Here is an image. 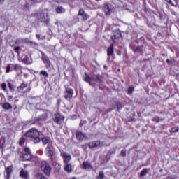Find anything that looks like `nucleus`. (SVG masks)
I'll return each instance as SVG.
<instances>
[{
	"mask_svg": "<svg viewBox=\"0 0 179 179\" xmlns=\"http://www.w3.org/2000/svg\"><path fill=\"white\" fill-rule=\"evenodd\" d=\"M26 138H30L31 141L35 144L40 143L41 139H40V131L36 129L31 128L24 134Z\"/></svg>",
	"mask_w": 179,
	"mask_h": 179,
	"instance_id": "obj_1",
	"label": "nucleus"
},
{
	"mask_svg": "<svg viewBox=\"0 0 179 179\" xmlns=\"http://www.w3.org/2000/svg\"><path fill=\"white\" fill-rule=\"evenodd\" d=\"M21 159H22L23 162H29V160H31V151H30V148L25 147L24 148V153L20 155Z\"/></svg>",
	"mask_w": 179,
	"mask_h": 179,
	"instance_id": "obj_2",
	"label": "nucleus"
},
{
	"mask_svg": "<svg viewBox=\"0 0 179 179\" xmlns=\"http://www.w3.org/2000/svg\"><path fill=\"white\" fill-rule=\"evenodd\" d=\"M45 153L48 157H50V160L52 162L55 160V150L52 147L48 145L45 150Z\"/></svg>",
	"mask_w": 179,
	"mask_h": 179,
	"instance_id": "obj_3",
	"label": "nucleus"
},
{
	"mask_svg": "<svg viewBox=\"0 0 179 179\" xmlns=\"http://www.w3.org/2000/svg\"><path fill=\"white\" fill-rule=\"evenodd\" d=\"M36 17L41 23H45L50 20V18H48V14H44L43 12L36 13Z\"/></svg>",
	"mask_w": 179,
	"mask_h": 179,
	"instance_id": "obj_4",
	"label": "nucleus"
},
{
	"mask_svg": "<svg viewBox=\"0 0 179 179\" xmlns=\"http://www.w3.org/2000/svg\"><path fill=\"white\" fill-rule=\"evenodd\" d=\"M41 59L43 64H45V68L48 69V68L51 66V61H50V59L47 55H45V54H44V52H41Z\"/></svg>",
	"mask_w": 179,
	"mask_h": 179,
	"instance_id": "obj_5",
	"label": "nucleus"
},
{
	"mask_svg": "<svg viewBox=\"0 0 179 179\" xmlns=\"http://www.w3.org/2000/svg\"><path fill=\"white\" fill-rule=\"evenodd\" d=\"M73 90L72 88L66 87L64 98L66 100H71L73 97Z\"/></svg>",
	"mask_w": 179,
	"mask_h": 179,
	"instance_id": "obj_6",
	"label": "nucleus"
},
{
	"mask_svg": "<svg viewBox=\"0 0 179 179\" xmlns=\"http://www.w3.org/2000/svg\"><path fill=\"white\" fill-rule=\"evenodd\" d=\"M53 121L55 122V124L61 125V124H62V121H64V116L60 114H55Z\"/></svg>",
	"mask_w": 179,
	"mask_h": 179,
	"instance_id": "obj_7",
	"label": "nucleus"
},
{
	"mask_svg": "<svg viewBox=\"0 0 179 179\" xmlns=\"http://www.w3.org/2000/svg\"><path fill=\"white\" fill-rule=\"evenodd\" d=\"M113 9H114V7L113 6V5L108 3H105L104 10L107 16H110L111 15V12H113Z\"/></svg>",
	"mask_w": 179,
	"mask_h": 179,
	"instance_id": "obj_8",
	"label": "nucleus"
},
{
	"mask_svg": "<svg viewBox=\"0 0 179 179\" xmlns=\"http://www.w3.org/2000/svg\"><path fill=\"white\" fill-rule=\"evenodd\" d=\"M60 155L63 158L64 163L65 164H69V162H71V159L70 154L63 152H61Z\"/></svg>",
	"mask_w": 179,
	"mask_h": 179,
	"instance_id": "obj_9",
	"label": "nucleus"
},
{
	"mask_svg": "<svg viewBox=\"0 0 179 179\" xmlns=\"http://www.w3.org/2000/svg\"><path fill=\"white\" fill-rule=\"evenodd\" d=\"M41 169L46 176H50L51 171V166H50V164H45V165H41Z\"/></svg>",
	"mask_w": 179,
	"mask_h": 179,
	"instance_id": "obj_10",
	"label": "nucleus"
},
{
	"mask_svg": "<svg viewBox=\"0 0 179 179\" xmlns=\"http://www.w3.org/2000/svg\"><path fill=\"white\" fill-rule=\"evenodd\" d=\"M130 47L131 50H133L134 52H138L139 54H142V52H143V45L141 46H137L136 48H134V44H131Z\"/></svg>",
	"mask_w": 179,
	"mask_h": 179,
	"instance_id": "obj_11",
	"label": "nucleus"
},
{
	"mask_svg": "<svg viewBox=\"0 0 179 179\" xmlns=\"http://www.w3.org/2000/svg\"><path fill=\"white\" fill-rule=\"evenodd\" d=\"M101 144V142H100V141H95L90 142L88 143V146L89 148H90V149H93L94 148H99V146H100Z\"/></svg>",
	"mask_w": 179,
	"mask_h": 179,
	"instance_id": "obj_12",
	"label": "nucleus"
},
{
	"mask_svg": "<svg viewBox=\"0 0 179 179\" xmlns=\"http://www.w3.org/2000/svg\"><path fill=\"white\" fill-rule=\"evenodd\" d=\"M108 57H113L114 55V44H110V47L107 49Z\"/></svg>",
	"mask_w": 179,
	"mask_h": 179,
	"instance_id": "obj_13",
	"label": "nucleus"
},
{
	"mask_svg": "<svg viewBox=\"0 0 179 179\" xmlns=\"http://www.w3.org/2000/svg\"><path fill=\"white\" fill-rule=\"evenodd\" d=\"M29 43H30V41L27 38H19L16 40L17 44H29Z\"/></svg>",
	"mask_w": 179,
	"mask_h": 179,
	"instance_id": "obj_14",
	"label": "nucleus"
},
{
	"mask_svg": "<svg viewBox=\"0 0 179 179\" xmlns=\"http://www.w3.org/2000/svg\"><path fill=\"white\" fill-rule=\"evenodd\" d=\"M48 117V115H47V113H44L39 115L38 117H36L35 119V121L36 122L45 121V120H47Z\"/></svg>",
	"mask_w": 179,
	"mask_h": 179,
	"instance_id": "obj_15",
	"label": "nucleus"
},
{
	"mask_svg": "<svg viewBox=\"0 0 179 179\" xmlns=\"http://www.w3.org/2000/svg\"><path fill=\"white\" fill-rule=\"evenodd\" d=\"M82 167L84 170H92V169H93V167L92 166V164L88 162H84L83 163Z\"/></svg>",
	"mask_w": 179,
	"mask_h": 179,
	"instance_id": "obj_16",
	"label": "nucleus"
},
{
	"mask_svg": "<svg viewBox=\"0 0 179 179\" xmlns=\"http://www.w3.org/2000/svg\"><path fill=\"white\" fill-rule=\"evenodd\" d=\"M20 177L24 179L29 178V172H27V171H24V169H21L20 172Z\"/></svg>",
	"mask_w": 179,
	"mask_h": 179,
	"instance_id": "obj_17",
	"label": "nucleus"
},
{
	"mask_svg": "<svg viewBox=\"0 0 179 179\" xmlns=\"http://www.w3.org/2000/svg\"><path fill=\"white\" fill-rule=\"evenodd\" d=\"M5 171L6 173V179L10 178V175L12 174V166H9L6 167Z\"/></svg>",
	"mask_w": 179,
	"mask_h": 179,
	"instance_id": "obj_18",
	"label": "nucleus"
},
{
	"mask_svg": "<svg viewBox=\"0 0 179 179\" xmlns=\"http://www.w3.org/2000/svg\"><path fill=\"white\" fill-rule=\"evenodd\" d=\"M2 108H3V110L9 111V110H12L13 108L12 104L8 102H5L2 104Z\"/></svg>",
	"mask_w": 179,
	"mask_h": 179,
	"instance_id": "obj_19",
	"label": "nucleus"
},
{
	"mask_svg": "<svg viewBox=\"0 0 179 179\" xmlns=\"http://www.w3.org/2000/svg\"><path fill=\"white\" fill-rule=\"evenodd\" d=\"M86 135L82 131H76V138L78 139V141H83Z\"/></svg>",
	"mask_w": 179,
	"mask_h": 179,
	"instance_id": "obj_20",
	"label": "nucleus"
},
{
	"mask_svg": "<svg viewBox=\"0 0 179 179\" xmlns=\"http://www.w3.org/2000/svg\"><path fill=\"white\" fill-rule=\"evenodd\" d=\"M64 171L67 173H72V164H64Z\"/></svg>",
	"mask_w": 179,
	"mask_h": 179,
	"instance_id": "obj_21",
	"label": "nucleus"
},
{
	"mask_svg": "<svg viewBox=\"0 0 179 179\" xmlns=\"http://www.w3.org/2000/svg\"><path fill=\"white\" fill-rule=\"evenodd\" d=\"M166 2H167L168 3H169L170 5H171V6H177V5H178V3L177 1V0H165Z\"/></svg>",
	"mask_w": 179,
	"mask_h": 179,
	"instance_id": "obj_22",
	"label": "nucleus"
},
{
	"mask_svg": "<svg viewBox=\"0 0 179 179\" xmlns=\"http://www.w3.org/2000/svg\"><path fill=\"white\" fill-rule=\"evenodd\" d=\"M57 13H65V10L62 6H58L55 8Z\"/></svg>",
	"mask_w": 179,
	"mask_h": 179,
	"instance_id": "obj_23",
	"label": "nucleus"
},
{
	"mask_svg": "<svg viewBox=\"0 0 179 179\" xmlns=\"http://www.w3.org/2000/svg\"><path fill=\"white\" fill-rule=\"evenodd\" d=\"M85 82H87V83H90V85H92V77L89 76L87 73H85V77L84 78Z\"/></svg>",
	"mask_w": 179,
	"mask_h": 179,
	"instance_id": "obj_24",
	"label": "nucleus"
},
{
	"mask_svg": "<svg viewBox=\"0 0 179 179\" xmlns=\"http://www.w3.org/2000/svg\"><path fill=\"white\" fill-rule=\"evenodd\" d=\"M8 88L10 90V92H15V86L13 84H12V82L7 80Z\"/></svg>",
	"mask_w": 179,
	"mask_h": 179,
	"instance_id": "obj_25",
	"label": "nucleus"
},
{
	"mask_svg": "<svg viewBox=\"0 0 179 179\" xmlns=\"http://www.w3.org/2000/svg\"><path fill=\"white\" fill-rule=\"evenodd\" d=\"M39 75L44 76L45 78H48V72H47L45 70L41 71Z\"/></svg>",
	"mask_w": 179,
	"mask_h": 179,
	"instance_id": "obj_26",
	"label": "nucleus"
},
{
	"mask_svg": "<svg viewBox=\"0 0 179 179\" xmlns=\"http://www.w3.org/2000/svg\"><path fill=\"white\" fill-rule=\"evenodd\" d=\"M96 82H98L99 83H101V82H103V77L100 75H96Z\"/></svg>",
	"mask_w": 179,
	"mask_h": 179,
	"instance_id": "obj_27",
	"label": "nucleus"
},
{
	"mask_svg": "<svg viewBox=\"0 0 179 179\" xmlns=\"http://www.w3.org/2000/svg\"><path fill=\"white\" fill-rule=\"evenodd\" d=\"M24 142H26V138L22 137L20 141H19V145L20 146H23V145H24Z\"/></svg>",
	"mask_w": 179,
	"mask_h": 179,
	"instance_id": "obj_28",
	"label": "nucleus"
},
{
	"mask_svg": "<svg viewBox=\"0 0 179 179\" xmlns=\"http://www.w3.org/2000/svg\"><path fill=\"white\" fill-rule=\"evenodd\" d=\"M146 174H148V169H143L142 171L141 172L140 176H141V177H145V176H146Z\"/></svg>",
	"mask_w": 179,
	"mask_h": 179,
	"instance_id": "obj_29",
	"label": "nucleus"
},
{
	"mask_svg": "<svg viewBox=\"0 0 179 179\" xmlns=\"http://www.w3.org/2000/svg\"><path fill=\"white\" fill-rule=\"evenodd\" d=\"M36 177H37V178H38V179H48V178H47V177L44 176V175H43L41 173H37L36 175Z\"/></svg>",
	"mask_w": 179,
	"mask_h": 179,
	"instance_id": "obj_30",
	"label": "nucleus"
},
{
	"mask_svg": "<svg viewBox=\"0 0 179 179\" xmlns=\"http://www.w3.org/2000/svg\"><path fill=\"white\" fill-rule=\"evenodd\" d=\"M14 70L16 71V72H17L19 71H22V66L19 64H15L14 66Z\"/></svg>",
	"mask_w": 179,
	"mask_h": 179,
	"instance_id": "obj_31",
	"label": "nucleus"
},
{
	"mask_svg": "<svg viewBox=\"0 0 179 179\" xmlns=\"http://www.w3.org/2000/svg\"><path fill=\"white\" fill-rule=\"evenodd\" d=\"M29 43H30L31 45V47H33V48H37V47H38V43H37L36 42L29 41Z\"/></svg>",
	"mask_w": 179,
	"mask_h": 179,
	"instance_id": "obj_32",
	"label": "nucleus"
},
{
	"mask_svg": "<svg viewBox=\"0 0 179 179\" xmlns=\"http://www.w3.org/2000/svg\"><path fill=\"white\" fill-rule=\"evenodd\" d=\"M1 89L3 90L4 92H8V88H7V86H6V83H1Z\"/></svg>",
	"mask_w": 179,
	"mask_h": 179,
	"instance_id": "obj_33",
	"label": "nucleus"
},
{
	"mask_svg": "<svg viewBox=\"0 0 179 179\" xmlns=\"http://www.w3.org/2000/svg\"><path fill=\"white\" fill-rule=\"evenodd\" d=\"M22 62H23V64H25L26 65H29L30 64V62H29V58L27 57L22 59Z\"/></svg>",
	"mask_w": 179,
	"mask_h": 179,
	"instance_id": "obj_34",
	"label": "nucleus"
},
{
	"mask_svg": "<svg viewBox=\"0 0 179 179\" xmlns=\"http://www.w3.org/2000/svg\"><path fill=\"white\" fill-rule=\"evenodd\" d=\"M26 87H27V83H23L22 84H21L18 87L17 89H26Z\"/></svg>",
	"mask_w": 179,
	"mask_h": 179,
	"instance_id": "obj_35",
	"label": "nucleus"
},
{
	"mask_svg": "<svg viewBox=\"0 0 179 179\" xmlns=\"http://www.w3.org/2000/svg\"><path fill=\"white\" fill-rule=\"evenodd\" d=\"M97 179H104V172L100 171Z\"/></svg>",
	"mask_w": 179,
	"mask_h": 179,
	"instance_id": "obj_36",
	"label": "nucleus"
},
{
	"mask_svg": "<svg viewBox=\"0 0 179 179\" xmlns=\"http://www.w3.org/2000/svg\"><path fill=\"white\" fill-rule=\"evenodd\" d=\"M81 16L83 17V20H87V19H89V15L86 13H84Z\"/></svg>",
	"mask_w": 179,
	"mask_h": 179,
	"instance_id": "obj_37",
	"label": "nucleus"
},
{
	"mask_svg": "<svg viewBox=\"0 0 179 179\" xmlns=\"http://www.w3.org/2000/svg\"><path fill=\"white\" fill-rule=\"evenodd\" d=\"M41 141H42V143H43V145H47V143H48V140L45 137L42 138Z\"/></svg>",
	"mask_w": 179,
	"mask_h": 179,
	"instance_id": "obj_38",
	"label": "nucleus"
},
{
	"mask_svg": "<svg viewBox=\"0 0 179 179\" xmlns=\"http://www.w3.org/2000/svg\"><path fill=\"white\" fill-rule=\"evenodd\" d=\"M171 133H176V132H178V127H173L171 130H170Z\"/></svg>",
	"mask_w": 179,
	"mask_h": 179,
	"instance_id": "obj_39",
	"label": "nucleus"
},
{
	"mask_svg": "<svg viewBox=\"0 0 179 179\" xmlns=\"http://www.w3.org/2000/svg\"><path fill=\"white\" fill-rule=\"evenodd\" d=\"M134 87H129L128 90L129 94H132L134 93Z\"/></svg>",
	"mask_w": 179,
	"mask_h": 179,
	"instance_id": "obj_40",
	"label": "nucleus"
},
{
	"mask_svg": "<svg viewBox=\"0 0 179 179\" xmlns=\"http://www.w3.org/2000/svg\"><path fill=\"white\" fill-rule=\"evenodd\" d=\"M10 72V64H8L6 70V73H9Z\"/></svg>",
	"mask_w": 179,
	"mask_h": 179,
	"instance_id": "obj_41",
	"label": "nucleus"
},
{
	"mask_svg": "<svg viewBox=\"0 0 179 179\" xmlns=\"http://www.w3.org/2000/svg\"><path fill=\"white\" fill-rule=\"evenodd\" d=\"M85 13V10H83V9H80L79 12H78V15L79 16H82Z\"/></svg>",
	"mask_w": 179,
	"mask_h": 179,
	"instance_id": "obj_42",
	"label": "nucleus"
},
{
	"mask_svg": "<svg viewBox=\"0 0 179 179\" xmlns=\"http://www.w3.org/2000/svg\"><path fill=\"white\" fill-rule=\"evenodd\" d=\"M121 155L123 156V157H125V156H127V151L125 150H122Z\"/></svg>",
	"mask_w": 179,
	"mask_h": 179,
	"instance_id": "obj_43",
	"label": "nucleus"
},
{
	"mask_svg": "<svg viewBox=\"0 0 179 179\" xmlns=\"http://www.w3.org/2000/svg\"><path fill=\"white\" fill-rule=\"evenodd\" d=\"M15 51L17 52V54L19 55V50H20V48L19 46H15L14 48Z\"/></svg>",
	"mask_w": 179,
	"mask_h": 179,
	"instance_id": "obj_44",
	"label": "nucleus"
},
{
	"mask_svg": "<svg viewBox=\"0 0 179 179\" xmlns=\"http://www.w3.org/2000/svg\"><path fill=\"white\" fill-rule=\"evenodd\" d=\"M122 108V104L117 103V110H121Z\"/></svg>",
	"mask_w": 179,
	"mask_h": 179,
	"instance_id": "obj_45",
	"label": "nucleus"
},
{
	"mask_svg": "<svg viewBox=\"0 0 179 179\" xmlns=\"http://www.w3.org/2000/svg\"><path fill=\"white\" fill-rule=\"evenodd\" d=\"M120 36H117V35H114L113 36H112V40H117V38H118Z\"/></svg>",
	"mask_w": 179,
	"mask_h": 179,
	"instance_id": "obj_46",
	"label": "nucleus"
},
{
	"mask_svg": "<svg viewBox=\"0 0 179 179\" xmlns=\"http://www.w3.org/2000/svg\"><path fill=\"white\" fill-rule=\"evenodd\" d=\"M168 179H176L177 176H169L167 178Z\"/></svg>",
	"mask_w": 179,
	"mask_h": 179,
	"instance_id": "obj_47",
	"label": "nucleus"
},
{
	"mask_svg": "<svg viewBox=\"0 0 179 179\" xmlns=\"http://www.w3.org/2000/svg\"><path fill=\"white\" fill-rule=\"evenodd\" d=\"M166 62L169 64V65H171V64H173V62H171L170 59H167Z\"/></svg>",
	"mask_w": 179,
	"mask_h": 179,
	"instance_id": "obj_48",
	"label": "nucleus"
},
{
	"mask_svg": "<svg viewBox=\"0 0 179 179\" xmlns=\"http://www.w3.org/2000/svg\"><path fill=\"white\" fill-rule=\"evenodd\" d=\"M33 100H38V101H40V97H33Z\"/></svg>",
	"mask_w": 179,
	"mask_h": 179,
	"instance_id": "obj_49",
	"label": "nucleus"
},
{
	"mask_svg": "<svg viewBox=\"0 0 179 179\" xmlns=\"http://www.w3.org/2000/svg\"><path fill=\"white\" fill-rule=\"evenodd\" d=\"M91 80H94V82H96L97 79L96 78V77H91Z\"/></svg>",
	"mask_w": 179,
	"mask_h": 179,
	"instance_id": "obj_50",
	"label": "nucleus"
},
{
	"mask_svg": "<svg viewBox=\"0 0 179 179\" xmlns=\"http://www.w3.org/2000/svg\"><path fill=\"white\" fill-rule=\"evenodd\" d=\"M24 78H28V77H29V74H27V73H24Z\"/></svg>",
	"mask_w": 179,
	"mask_h": 179,
	"instance_id": "obj_51",
	"label": "nucleus"
},
{
	"mask_svg": "<svg viewBox=\"0 0 179 179\" xmlns=\"http://www.w3.org/2000/svg\"><path fill=\"white\" fill-rule=\"evenodd\" d=\"M36 38H38V40H40V35L36 34Z\"/></svg>",
	"mask_w": 179,
	"mask_h": 179,
	"instance_id": "obj_52",
	"label": "nucleus"
},
{
	"mask_svg": "<svg viewBox=\"0 0 179 179\" xmlns=\"http://www.w3.org/2000/svg\"><path fill=\"white\" fill-rule=\"evenodd\" d=\"M17 108V106H15V107L14 108V110H16Z\"/></svg>",
	"mask_w": 179,
	"mask_h": 179,
	"instance_id": "obj_53",
	"label": "nucleus"
},
{
	"mask_svg": "<svg viewBox=\"0 0 179 179\" xmlns=\"http://www.w3.org/2000/svg\"><path fill=\"white\" fill-rule=\"evenodd\" d=\"M13 97V96H9V99H12Z\"/></svg>",
	"mask_w": 179,
	"mask_h": 179,
	"instance_id": "obj_54",
	"label": "nucleus"
},
{
	"mask_svg": "<svg viewBox=\"0 0 179 179\" xmlns=\"http://www.w3.org/2000/svg\"><path fill=\"white\" fill-rule=\"evenodd\" d=\"M2 1L3 2V0H0V3H1V2H2Z\"/></svg>",
	"mask_w": 179,
	"mask_h": 179,
	"instance_id": "obj_55",
	"label": "nucleus"
},
{
	"mask_svg": "<svg viewBox=\"0 0 179 179\" xmlns=\"http://www.w3.org/2000/svg\"><path fill=\"white\" fill-rule=\"evenodd\" d=\"M38 103H39V101H38V102H36V104H38Z\"/></svg>",
	"mask_w": 179,
	"mask_h": 179,
	"instance_id": "obj_56",
	"label": "nucleus"
},
{
	"mask_svg": "<svg viewBox=\"0 0 179 179\" xmlns=\"http://www.w3.org/2000/svg\"><path fill=\"white\" fill-rule=\"evenodd\" d=\"M110 59V57H108V60Z\"/></svg>",
	"mask_w": 179,
	"mask_h": 179,
	"instance_id": "obj_57",
	"label": "nucleus"
},
{
	"mask_svg": "<svg viewBox=\"0 0 179 179\" xmlns=\"http://www.w3.org/2000/svg\"><path fill=\"white\" fill-rule=\"evenodd\" d=\"M31 1H36V0H31Z\"/></svg>",
	"mask_w": 179,
	"mask_h": 179,
	"instance_id": "obj_58",
	"label": "nucleus"
},
{
	"mask_svg": "<svg viewBox=\"0 0 179 179\" xmlns=\"http://www.w3.org/2000/svg\"><path fill=\"white\" fill-rule=\"evenodd\" d=\"M96 1H100V0H96Z\"/></svg>",
	"mask_w": 179,
	"mask_h": 179,
	"instance_id": "obj_59",
	"label": "nucleus"
}]
</instances>
